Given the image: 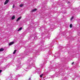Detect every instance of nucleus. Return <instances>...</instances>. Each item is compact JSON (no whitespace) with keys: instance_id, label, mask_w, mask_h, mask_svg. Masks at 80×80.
Returning <instances> with one entry per match:
<instances>
[{"instance_id":"1","label":"nucleus","mask_w":80,"mask_h":80,"mask_svg":"<svg viewBox=\"0 0 80 80\" xmlns=\"http://www.w3.org/2000/svg\"><path fill=\"white\" fill-rule=\"evenodd\" d=\"M35 66V62L33 60H31L30 62L28 64L27 68L28 69H30L32 67Z\"/></svg>"},{"instance_id":"2","label":"nucleus","mask_w":80,"mask_h":80,"mask_svg":"<svg viewBox=\"0 0 80 80\" xmlns=\"http://www.w3.org/2000/svg\"><path fill=\"white\" fill-rule=\"evenodd\" d=\"M9 1V0H6L5 2H4V5H6V4H7V3H8Z\"/></svg>"},{"instance_id":"3","label":"nucleus","mask_w":80,"mask_h":80,"mask_svg":"<svg viewBox=\"0 0 80 80\" xmlns=\"http://www.w3.org/2000/svg\"><path fill=\"white\" fill-rule=\"evenodd\" d=\"M13 44H14V42H11L9 43V45H13Z\"/></svg>"},{"instance_id":"4","label":"nucleus","mask_w":80,"mask_h":80,"mask_svg":"<svg viewBox=\"0 0 80 80\" xmlns=\"http://www.w3.org/2000/svg\"><path fill=\"white\" fill-rule=\"evenodd\" d=\"M21 18H22L21 17H20L18 19H17L16 22H18V21H19V20H20Z\"/></svg>"},{"instance_id":"5","label":"nucleus","mask_w":80,"mask_h":80,"mask_svg":"<svg viewBox=\"0 0 80 80\" xmlns=\"http://www.w3.org/2000/svg\"><path fill=\"white\" fill-rule=\"evenodd\" d=\"M15 16H13L12 18V20H13V19H15Z\"/></svg>"},{"instance_id":"6","label":"nucleus","mask_w":80,"mask_h":80,"mask_svg":"<svg viewBox=\"0 0 80 80\" xmlns=\"http://www.w3.org/2000/svg\"><path fill=\"white\" fill-rule=\"evenodd\" d=\"M37 9H34L32 10V12H35V11H37Z\"/></svg>"},{"instance_id":"7","label":"nucleus","mask_w":80,"mask_h":80,"mask_svg":"<svg viewBox=\"0 0 80 80\" xmlns=\"http://www.w3.org/2000/svg\"><path fill=\"white\" fill-rule=\"evenodd\" d=\"M20 7H23V4H21L20 5Z\"/></svg>"},{"instance_id":"8","label":"nucleus","mask_w":80,"mask_h":80,"mask_svg":"<svg viewBox=\"0 0 80 80\" xmlns=\"http://www.w3.org/2000/svg\"><path fill=\"white\" fill-rule=\"evenodd\" d=\"M22 28H19V29L18 30V31H20V30H22Z\"/></svg>"},{"instance_id":"9","label":"nucleus","mask_w":80,"mask_h":80,"mask_svg":"<svg viewBox=\"0 0 80 80\" xmlns=\"http://www.w3.org/2000/svg\"><path fill=\"white\" fill-rule=\"evenodd\" d=\"M2 51H3V48L0 49V52H2Z\"/></svg>"},{"instance_id":"10","label":"nucleus","mask_w":80,"mask_h":80,"mask_svg":"<svg viewBox=\"0 0 80 80\" xmlns=\"http://www.w3.org/2000/svg\"><path fill=\"white\" fill-rule=\"evenodd\" d=\"M73 18H74V17H72L71 18V21H72V20H73Z\"/></svg>"},{"instance_id":"11","label":"nucleus","mask_w":80,"mask_h":80,"mask_svg":"<svg viewBox=\"0 0 80 80\" xmlns=\"http://www.w3.org/2000/svg\"><path fill=\"white\" fill-rule=\"evenodd\" d=\"M13 79L14 80H18V79L16 78H14Z\"/></svg>"},{"instance_id":"12","label":"nucleus","mask_w":80,"mask_h":80,"mask_svg":"<svg viewBox=\"0 0 80 80\" xmlns=\"http://www.w3.org/2000/svg\"><path fill=\"white\" fill-rule=\"evenodd\" d=\"M70 28H72V24H71L70 25Z\"/></svg>"},{"instance_id":"13","label":"nucleus","mask_w":80,"mask_h":80,"mask_svg":"<svg viewBox=\"0 0 80 80\" xmlns=\"http://www.w3.org/2000/svg\"><path fill=\"white\" fill-rule=\"evenodd\" d=\"M17 52V50H15L14 52H13V54H15V52Z\"/></svg>"},{"instance_id":"14","label":"nucleus","mask_w":80,"mask_h":80,"mask_svg":"<svg viewBox=\"0 0 80 80\" xmlns=\"http://www.w3.org/2000/svg\"><path fill=\"white\" fill-rule=\"evenodd\" d=\"M43 74H42L41 75H40V77L42 78L43 77Z\"/></svg>"},{"instance_id":"15","label":"nucleus","mask_w":80,"mask_h":80,"mask_svg":"<svg viewBox=\"0 0 80 80\" xmlns=\"http://www.w3.org/2000/svg\"><path fill=\"white\" fill-rule=\"evenodd\" d=\"M15 5L14 4L13 5V6H12V8H14Z\"/></svg>"},{"instance_id":"16","label":"nucleus","mask_w":80,"mask_h":80,"mask_svg":"<svg viewBox=\"0 0 80 80\" xmlns=\"http://www.w3.org/2000/svg\"><path fill=\"white\" fill-rule=\"evenodd\" d=\"M2 70H0V73H1V72H2Z\"/></svg>"},{"instance_id":"17","label":"nucleus","mask_w":80,"mask_h":80,"mask_svg":"<svg viewBox=\"0 0 80 80\" xmlns=\"http://www.w3.org/2000/svg\"><path fill=\"white\" fill-rule=\"evenodd\" d=\"M73 63H74V62H72V65H73Z\"/></svg>"},{"instance_id":"18","label":"nucleus","mask_w":80,"mask_h":80,"mask_svg":"<svg viewBox=\"0 0 80 80\" xmlns=\"http://www.w3.org/2000/svg\"><path fill=\"white\" fill-rule=\"evenodd\" d=\"M8 80H11V79H8Z\"/></svg>"},{"instance_id":"19","label":"nucleus","mask_w":80,"mask_h":80,"mask_svg":"<svg viewBox=\"0 0 80 80\" xmlns=\"http://www.w3.org/2000/svg\"><path fill=\"white\" fill-rule=\"evenodd\" d=\"M24 55H25V54H24Z\"/></svg>"}]
</instances>
